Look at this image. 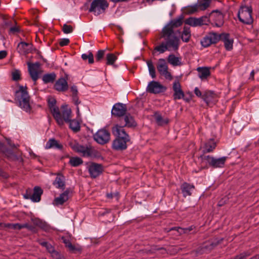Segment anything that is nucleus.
Returning <instances> with one entry per match:
<instances>
[{
    "label": "nucleus",
    "instance_id": "obj_1",
    "mask_svg": "<svg viewBox=\"0 0 259 259\" xmlns=\"http://www.w3.org/2000/svg\"><path fill=\"white\" fill-rule=\"evenodd\" d=\"M183 15H180L177 18L171 20L162 29L161 37L164 41L160 45L156 46L154 50L160 53H163L166 51H177L180 46V39L176 36L174 29L182 25L183 24Z\"/></svg>",
    "mask_w": 259,
    "mask_h": 259
},
{
    "label": "nucleus",
    "instance_id": "obj_2",
    "mask_svg": "<svg viewBox=\"0 0 259 259\" xmlns=\"http://www.w3.org/2000/svg\"><path fill=\"white\" fill-rule=\"evenodd\" d=\"M112 133L116 136V138L113 140L112 144V148L115 150H124L127 148V143L130 141L129 135L122 128V126H119L116 124L114 126L112 129Z\"/></svg>",
    "mask_w": 259,
    "mask_h": 259
},
{
    "label": "nucleus",
    "instance_id": "obj_3",
    "mask_svg": "<svg viewBox=\"0 0 259 259\" xmlns=\"http://www.w3.org/2000/svg\"><path fill=\"white\" fill-rule=\"evenodd\" d=\"M15 99L22 109L27 112L30 111V97L26 88L23 86L20 87L19 90L15 93Z\"/></svg>",
    "mask_w": 259,
    "mask_h": 259
},
{
    "label": "nucleus",
    "instance_id": "obj_4",
    "mask_svg": "<svg viewBox=\"0 0 259 259\" xmlns=\"http://www.w3.org/2000/svg\"><path fill=\"white\" fill-rule=\"evenodd\" d=\"M252 9L251 7L242 6L237 14L240 22L244 24L251 25L253 23V19L252 17Z\"/></svg>",
    "mask_w": 259,
    "mask_h": 259
},
{
    "label": "nucleus",
    "instance_id": "obj_5",
    "mask_svg": "<svg viewBox=\"0 0 259 259\" xmlns=\"http://www.w3.org/2000/svg\"><path fill=\"white\" fill-rule=\"evenodd\" d=\"M72 149L83 157H95L98 156V151L90 145H82L76 143L72 146Z\"/></svg>",
    "mask_w": 259,
    "mask_h": 259
},
{
    "label": "nucleus",
    "instance_id": "obj_6",
    "mask_svg": "<svg viewBox=\"0 0 259 259\" xmlns=\"http://www.w3.org/2000/svg\"><path fill=\"white\" fill-rule=\"evenodd\" d=\"M200 158L202 163L205 162L210 166L215 168L223 167L225 165L227 157L223 156L217 158L209 155L202 154L200 156Z\"/></svg>",
    "mask_w": 259,
    "mask_h": 259
},
{
    "label": "nucleus",
    "instance_id": "obj_7",
    "mask_svg": "<svg viewBox=\"0 0 259 259\" xmlns=\"http://www.w3.org/2000/svg\"><path fill=\"white\" fill-rule=\"evenodd\" d=\"M109 4L106 0H93L91 4L89 12L95 16L104 13L108 7Z\"/></svg>",
    "mask_w": 259,
    "mask_h": 259
},
{
    "label": "nucleus",
    "instance_id": "obj_8",
    "mask_svg": "<svg viewBox=\"0 0 259 259\" xmlns=\"http://www.w3.org/2000/svg\"><path fill=\"white\" fill-rule=\"evenodd\" d=\"M48 106L50 111L56 120L57 123L60 126L63 125V120L62 119L61 114L59 111V108L56 106V100L54 98H49L48 99Z\"/></svg>",
    "mask_w": 259,
    "mask_h": 259
},
{
    "label": "nucleus",
    "instance_id": "obj_9",
    "mask_svg": "<svg viewBox=\"0 0 259 259\" xmlns=\"http://www.w3.org/2000/svg\"><path fill=\"white\" fill-rule=\"evenodd\" d=\"M94 140L99 144L104 145L108 143L110 139V133L105 129H101L94 135Z\"/></svg>",
    "mask_w": 259,
    "mask_h": 259
},
{
    "label": "nucleus",
    "instance_id": "obj_10",
    "mask_svg": "<svg viewBox=\"0 0 259 259\" xmlns=\"http://www.w3.org/2000/svg\"><path fill=\"white\" fill-rule=\"evenodd\" d=\"M87 168L90 177L93 179L99 176L104 171V167L102 164L93 162L88 165Z\"/></svg>",
    "mask_w": 259,
    "mask_h": 259
},
{
    "label": "nucleus",
    "instance_id": "obj_11",
    "mask_svg": "<svg viewBox=\"0 0 259 259\" xmlns=\"http://www.w3.org/2000/svg\"><path fill=\"white\" fill-rule=\"evenodd\" d=\"M146 90L150 93L156 94L165 92L166 88L159 82L153 80L149 83Z\"/></svg>",
    "mask_w": 259,
    "mask_h": 259
},
{
    "label": "nucleus",
    "instance_id": "obj_12",
    "mask_svg": "<svg viewBox=\"0 0 259 259\" xmlns=\"http://www.w3.org/2000/svg\"><path fill=\"white\" fill-rule=\"evenodd\" d=\"M43 193L42 190L40 187L36 186L34 188V192L31 195L30 191L27 190L26 193L24 194V198L27 199H31L34 202H39L40 200L41 195Z\"/></svg>",
    "mask_w": 259,
    "mask_h": 259
},
{
    "label": "nucleus",
    "instance_id": "obj_13",
    "mask_svg": "<svg viewBox=\"0 0 259 259\" xmlns=\"http://www.w3.org/2000/svg\"><path fill=\"white\" fill-rule=\"evenodd\" d=\"M127 107L124 104L117 103L115 104L112 109V115L120 118L123 117L126 113Z\"/></svg>",
    "mask_w": 259,
    "mask_h": 259
},
{
    "label": "nucleus",
    "instance_id": "obj_14",
    "mask_svg": "<svg viewBox=\"0 0 259 259\" xmlns=\"http://www.w3.org/2000/svg\"><path fill=\"white\" fill-rule=\"evenodd\" d=\"M220 39V36L215 33H210L204 37L201 40V44L203 47L207 48L211 44L217 43Z\"/></svg>",
    "mask_w": 259,
    "mask_h": 259
},
{
    "label": "nucleus",
    "instance_id": "obj_15",
    "mask_svg": "<svg viewBox=\"0 0 259 259\" xmlns=\"http://www.w3.org/2000/svg\"><path fill=\"white\" fill-rule=\"evenodd\" d=\"M157 68L159 73L163 75L166 79L168 80L172 79V76L168 71V67L166 61L164 59H159L157 65Z\"/></svg>",
    "mask_w": 259,
    "mask_h": 259
},
{
    "label": "nucleus",
    "instance_id": "obj_16",
    "mask_svg": "<svg viewBox=\"0 0 259 259\" xmlns=\"http://www.w3.org/2000/svg\"><path fill=\"white\" fill-rule=\"evenodd\" d=\"M120 125L122 128L126 126L128 127H135L137 126V123L134 117L130 114H126L123 117L119 118Z\"/></svg>",
    "mask_w": 259,
    "mask_h": 259
},
{
    "label": "nucleus",
    "instance_id": "obj_17",
    "mask_svg": "<svg viewBox=\"0 0 259 259\" xmlns=\"http://www.w3.org/2000/svg\"><path fill=\"white\" fill-rule=\"evenodd\" d=\"M172 90L174 91V100H177L184 99L185 94L182 89L181 85L179 80H176L173 82Z\"/></svg>",
    "mask_w": 259,
    "mask_h": 259
},
{
    "label": "nucleus",
    "instance_id": "obj_18",
    "mask_svg": "<svg viewBox=\"0 0 259 259\" xmlns=\"http://www.w3.org/2000/svg\"><path fill=\"white\" fill-rule=\"evenodd\" d=\"M54 88L55 90L64 92L68 89V84L66 79L63 77L59 78L55 82Z\"/></svg>",
    "mask_w": 259,
    "mask_h": 259
},
{
    "label": "nucleus",
    "instance_id": "obj_19",
    "mask_svg": "<svg viewBox=\"0 0 259 259\" xmlns=\"http://www.w3.org/2000/svg\"><path fill=\"white\" fill-rule=\"evenodd\" d=\"M32 45L30 43L21 41L17 46V50L19 54L26 55L32 51Z\"/></svg>",
    "mask_w": 259,
    "mask_h": 259
},
{
    "label": "nucleus",
    "instance_id": "obj_20",
    "mask_svg": "<svg viewBox=\"0 0 259 259\" xmlns=\"http://www.w3.org/2000/svg\"><path fill=\"white\" fill-rule=\"evenodd\" d=\"M28 65L30 76L34 81H36L38 78V73L37 70L39 67V63L38 62L32 64L29 63Z\"/></svg>",
    "mask_w": 259,
    "mask_h": 259
},
{
    "label": "nucleus",
    "instance_id": "obj_21",
    "mask_svg": "<svg viewBox=\"0 0 259 259\" xmlns=\"http://www.w3.org/2000/svg\"><path fill=\"white\" fill-rule=\"evenodd\" d=\"M70 190L66 189L63 193L61 194L60 196L56 197L54 199V204L56 205H62L64 203L66 202L69 199V194Z\"/></svg>",
    "mask_w": 259,
    "mask_h": 259
},
{
    "label": "nucleus",
    "instance_id": "obj_22",
    "mask_svg": "<svg viewBox=\"0 0 259 259\" xmlns=\"http://www.w3.org/2000/svg\"><path fill=\"white\" fill-rule=\"evenodd\" d=\"M65 177L61 174H58L53 184L58 189L62 190L65 188Z\"/></svg>",
    "mask_w": 259,
    "mask_h": 259
},
{
    "label": "nucleus",
    "instance_id": "obj_23",
    "mask_svg": "<svg viewBox=\"0 0 259 259\" xmlns=\"http://www.w3.org/2000/svg\"><path fill=\"white\" fill-rule=\"evenodd\" d=\"M194 188L193 185H191L186 182L183 183L181 186L183 196L184 197H186L187 196L191 195L192 191L194 190Z\"/></svg>",
    "mask_w": 259,
    "mask_h": 259
},
{
    "label": "nucleus",
    "instance_id": "obj_24",
    "mask_svg": "<svg viewBox=\"0 0 259 259\" xmlns=\"http://www.w3.org/2000/svg\"><path fill=\"white\" fill-rule=\"evenodd\" d=\"M198 76L201 79H205L210 75L209 68L207 67H199L197 68Z\"/></svg>",
    "mask_w": 259,
    "mask_h": 259
},
{
    "label": "nucleus",
    "instance_id": "obj_25",
    "mask_svg": "<svg viewBox=\"0 0 259 259\" xmlns=\"http://www.w3.org/2000/svg\"><path fill=\"white\" fill-rule=\"evenodd\" d=\"M63 242L65 244V246L68 248L69 250L72 252H75L76 251H80L81 249L80 247H77L72 245L69 239L63 237L62 238Z\"/></svg>",
    "mask_w": 259,
    "mask_h": 259
},
{
    "label": "nucleus",
    "instance_id": "obj_26",
    "mask_svg": "<svg viewBox=\"0 0 259 259\" xmlns=\"http://www.w3.org/2000/svg\"><path fill=\"white\" fill-rule=\"evenodd\" d=\"M216 147V143L213 139H210L207 142L203 150V153L204 155L206 153H209L212 152Z\"/></svg>",
    "mask_w": 259,
    "mask_h": 259
},
{
    "label": "nucleus",
    "instance_id": "obj_27",
    "mask_svg": "<svg viewBox=\"0 0 259 259\" xmlns=\"http://www.w3.org/2000/svg\"><path fill=\"white\" fill-rule=\"evenodd\" d=\"M215 97V94L211 91H207L205 92L202 96V99L208 105L212 101L213 99Z\"/></svg>",
    "mask_w": 259,
    "mask_h": 259
},
{
    "label": "nucleus",
    "instance_id": "obj_28",
    "mask_svg": "<svg viewBox=\"0 0 259 259\" xmlns=\"http://www.w3.org/2000/svg\"><path fill=\"white\" fill-rule=\"evenodd\" d=\"M46 149L56 148L57 149H62L63 146L55 139H50L46 143Z\"/></svg>",
    "mask_w": 259,
    "mask_h": 259
},
{
    "label": "nucleus",
    "instance_id": "obj_29",
    "mask_svg": "<svg viewBox=\"0 0 259 259\" xmlns=\"http://www.w3.org/2000/svg\"><path fill=\"white\" fill-rule=\"evenodd\" d=\"M0 150L9 159H12L15 158L16 155L13 151L10 149L6 148L4 147V144L0 142Z\"/></svg>",
    "mask_w": 259,
    "mask_h": 259
},
{
    "label": "nucleus",
    "instance_id": "obj_30",
    "mask_svg": "<svg viewBox=\"0 0 259 259\" xmlns=\"http://www.w3.org/2000/svg\"><path fill=\"white\" fill-rule=\"evenodd\" d=\"M224 46L227 51H230L233 48V40L230 39L229 34H225L223 37Z\"/></svg>",
    "mask_w": 259,
    "mask_h": 259
},
{
    "label": "nucleus",
    "instance_id": "obj_31",
    "mask_svg": "<svg viewBox=\"0 0 259 259\" xmlns=\"http://www.w3.org/2000/svg\"><path fill=\"white\" fill-rule=\"evenodd\" d=\"M69 123V128L71 129L74 132H78L80 130V126L79 122L76 119L69 120V121L67 122Z\"/></svg>",
    "mask_w": 259,
    "mask_h": 259
},
{
    "label": "nucleus",
    "instance_id": "obj_32",
    "mask_svg": "<svg viewBox=\"0 0 259 259\" xmlns=\"http://www.w3.org/2000/svg\"><path fill=\"white\" fill-rule=\"evenodd\" d=\"M154 117L157 123L159 125H163L168 123V118H163L161 115L158 112H155L154 114Z\"/></svg>",
    "mask_w": 259,
    "mask_h": 259
},
{
    "label": "nucleus",
    "instance_id": "obj_33",
    "mask_svg": "<svg viewBox=\"0 0 259 259\" xmlns=\"http://www.w3.org/2000/svg\"><path fill=\"white\" fill-rule=\"evenodd\" d=\"M62 119L63 120V124L64 121L67 122L69 121L71 118V111L69 108H64L62 112H61Z\"/></svg>",
    "mask_w": 259,
    "mask_h": 259
},
{
    "label": "nucleus",
    "instance_id": "obj_34",
    "mask_svg": "<svg viewBox=\"0 0 259 259\" xmlns=\"http://www.w3.org/2000/svg\"><path fill=\"white\" fill-rule=\"evenodd\" d=\"M190 37L191 31L190 28L184 26L181 35V39L184 42H187L189 41Z\"/></svg>",
    "mask_w": 259,
    "mask_h": 259
},
{
    "label": "nucleus",
    "instance_id": "obj_35",
    "mask_svg": "<svg viewBox=\"0 0 259 259\" xmlns=\"http://www.w3.org/2000/svg\"><path fill=\"white\" fill-rule=\"evenodd\" d=\"M46 248L48 250V251L51 254L52 256L56 259H60V254L56 251L54 248V247L51 244L49 243V244L46 246Z\"/></svg>",
    "mask_w": 259,
    "mask_h": 259
},
{
    "label": "nucleus",
    "instance_id": "obj_36",
    "mask_svg": "<svg viewBox=\"0 0 259 259\" xmlns=\"http://www.w3.org/2000/svg\"><path fill=\"white\" fill-rule=\"evenodd\" d=\"M56 78L55 73L45 74L42 76V80L45 83L53 82Z\"/></svg>",
    "mask_w": 259,
    "mask_h": 259
},
{
    "label": "nucleus",
    "instance_id": "obj_37",
    "mask_svg": "<svg viewBox=\"0 0 259 259\" xmlns=\"http://www.w3.org/2000/svg\"><path fill=\"white\" fill-rule=\"evenodd\" d=\"M198 18L189 17L185 21L186 24H188L192 27L200 26Z\"/></svg>",
    "mask_w": 259,
    "mask_h": 259
},
{
    "label": "nucleus",
    "instance_id": "obj_38",
    "mask_svg": "<svg viewBox=\"0 0 259 259\" xmlns=\"http://www.w3.org/2000/svg\"><path fill=\"white\" fill-rule=\"evenodd\" d=\"M117 59V57L113 54L108 53L106 55V64L108 65H113L115 67H116L117 66L114 65V63Z\"/></svg>",
    "mask_w": 259,
    "mask_h": 259
},
{
    "label": "nucleus",
    "instance_id": "obj_39",
    "mask_svg": "<svg viewBox=\"0 0 259 259\" xmlns=\"http://www.w3.org/2000/svg\"><path fill=\"white\" fill-rule=\"evenodd\" d=\"M69 163L72 166L76 167L82 164L83 161L79 157H73L70 159Z\"/></svg>",
    "mask_w": 259,
    "mask_h": 259
},
{
    "label": "nucleus",
    "instance_id": "obj_40",
    "mask_svg": "<svg viewBox=\"0 0 259 259\" xmlns=\"http://www.w3.org/2000/svg\"><path fill=\"white\" fill-rule=\"evenodd\" d=\"M199 10V6L197 4L188 6L185 8V12L188 14H192L197 12Z\"/></svg>",
    "mask_w": 259,
    "mask_h": 259
},
{
    "label": "nucleus",
    "instance_id": "obj_41",
    "mask_svg": "<svg viewBox=\"0 0 259 259\" xmlns=\"http://www.w3.org/2000/svg\"><path fill=\"white\" fill-rule=\"evenodd\" d=\"M147 64L148 66L149 74L152 77V78H155V69L153 64L152 61L151 60H148L147 61Z\"/></svg>",
    "mask_w": 259,
    "mask_h": 259
},
{
    "label": "nucleus",
    "instance_id": "obj_42",
    "mask_svg": "<svg viewBox=\"0 0 259 259\" xmlns=\"http://www.w3.org/2000/svg\"><path fill=\"white\" fill-rule=\"evenodd\" d=\"M167 60L170 64L174 66H177L180 64L179 58L176 57L174 55H169L168 57Z\"/></svg>",
    "mask_w": 259,
    "mask_h": 259
},
{
    "label": "nucleus",
    "instance_id": "obj_43",
    "mask_svg": "<svg viewBox=\"0 0 259 259\" xmlns=\"http://www.w3.org/2000/svg\"><path fill=\"white\" fill-rule=\"evenodd\" d=\"M81 58L83 60H88V62L89 64H92L94 63V56L92 53L89 52V53L87 54H83L81 55Z\"/></svg>",
    "mask_w": 259,
    "mask_h": 259
},
{
    "label": "nucleus",
    "instance_id": "obj_44",
    "mask_svg": "<svg viewBox=\"0 0 259 259\" xmlns=\"http://www.w3.org/2000/svg\"><path fill=\"white\" fill-rule=\"evenodd\" d=\"M204 1V2L203 3H200L199 4H197L198 6H199V9L202 11H204L206 10L207 8H208L211 3L210 0H207Z\"/></svg>",
    "mask_w": 259,
    "mask_h": 259
},
{
    "label": "nucleus",
    "instance_id": "obj_45",
    "mask_svg": "<svg viewBox=\"0 0 259 259\" xmlns=\"http://www.w3.org/2000/svg\"><path fill=\"white\" fill-rule=\"evenodd\" d=\"M193 228H192V226H191L190 227H188V228H180V227H179V228H172L171 229H170V230H177L179 233L180 234H182L183 233H187L188 232H190L191 231V230H192Z\"/></svg>",
    "mask_w": 259,
    "mask_h": 259
},
{
    "label": "nucleus",
    "instance_id": "obj_46",
    "mask_svg": "<svg viewBox=\"0 0 259 259\" xmlns=\"http://www.w3.org/2000/svg\"><path fill=\"white\" fill-rule=\"evenodd\" d=\"M62 30L65 34H68L72 32L73 28L71 25L64 24L62 26Z\"/></svg>",
    "mask_w": 259,
    "mask_h": 259
},
{
    "label": "nucleus",
    "instance_id": "obj_47",
    "mask_svg": "<svg viewBox=\"0 0 259 259\" xmlns=\"http://www.w3.org/2000/svg\"><path fill=\"white\" fill-rule=\"evenodd\" d=\"M20 31V28L19 27L17 26L16 24L10 27L9 31V34H15L17 33H18Z\"/></svg>",
    "mask_w": 259,
    "mask_h": 259
},
{
    "label": "nucleus",
    "instance_id": "obj_48",
    "mask_svg": "<svg viewBox=\"0 0 259 259\" xmlns=\"http://www.w3.org/2000/svg\"><path fill=\"white\" fill-rule=\"evenodd\" d=\"M250 255L251 253L249 251H244L235 256L233 259H246V258Z\"/></svg>",
    "mask_w": 259,
    "mask_h": 259
},
{
    "label": "nucleus",
    "instance_id": "obj_49",
    "mask_svg": "<svg viewBox=\"0 0 259 259\" xmlns=\"http://www.w3.org/2000/svg\"><path fill=\"white\" fill-rule=\"evenodd\" d=\"M200 26H202L203 25H207L209 23V19L208 17L206 16H202L200 18H198Z\"/></svg>",
    "mask_w": 259,
    "mask_h": 259
},
{
    "label": "nucleus",
    "instance_id": "obj_50",
    "mask_svg": "<svg viewBox=\"0 0 259 259\" xmlns=\"http://www.w3.org/2000/svg\"><path fill=\"white\" fill-rule=\"evenodd\" d=\"M5 227H7V228H11V229H17V230H21V228H20V227H21V224H19V223H16V224H7L5 225Z\"/></svg>",
    "mask_w": 259,
    "mask_h": 259
},
{
    "label": "nucleus",
    "instance_id": "obj_51",
    "mask_svg": "<svg viewBox=\"0 0 259 259\" xmlns=\"http://www.w3.org/2000/svg\"><path fill=\"white\" fill-rule=\"evenodd\" d=\"M12 79L13 80L18 81L20 79V72L19 70H15L12 73Z\"/></svg>",
    "mask_w": 259,
    "mask_h": 259
},
{
    "label": "nucleus",
    "instance_id": "obj_52",
    "mask_svg": "<svg viewBox=\"0 0 259 259\" xmlns=\"http://www.w3.org/2000/svg\"><path fill=\"white\" fill-rule=\"evenodd\" d=\"M105 54L104 50H99L97 52L96 56V59L97 61H100L103 57Z\"/></svg>",
    "mask_w": 259,
    "mask_h": 259
},
{
    "label": "nucleus",
    "instance_id": "obj_53",
    "mask_svg": "<svg viewBox=\"0 0 259 259\" xmlns=\"http://www.w3.org/2000/svg\"><path fill=\"white\" fill-rule=\"evenodd\" d=\"M69 43V39L68 38H62L60 40L59 45L61 47L67 46Z\"/></svg>",
    "mask_w": 259,
    "mask_h": 259
},
{
    "label": "nucleus",
    "instance_id": "obj_54",
    "mask_svg": "<svg viewBox=\"0 0 259 259\" xmlns=\"http://www.w3.org/2000/svg\"><path fill=\"white\" fill-rule=\"evenodd\" d=\"M20 228H21V229H22L23 228H27L29 230H30V231H32L34 229V227L32 225H29L27 223L21 224Z\"/></svg>",
    "mask_w": 259,
    "mask_h": 259
},
{
    "label": "nucleus",
    "instance_id": "obj_55",
    "mask_svg": "<svg viewBox=\"0 0 259 259\" xmlns=\"http://www.w3.org/2000/svg\"><path fill=\"white\" fill-rule=\"evenodd\" d=\"M31 221H32L33 224H35V225L40 226V227L41 226V225L42 224V221L40 220H39V219H37V218L32 219Z\"/></svg>",
    "mask_w": 259,
    "mask_h": 259
},
{
    "label": "nucleus",
    "instance_id": "obj_56",
    "mask_svg": "<svg viewBox=\"0 0 259 259\" xmlns=\"http://www.w3.org/2000/svg\"><path fill=\"white\" fill-rule=\"evenodd\" d=\"M72 100L76 106H78L80 103V102L79 101L77 95H72Z\"/></svg>",
    "mask_w": 259,
    "mask_h": 259
},
{
    "label": "nucleus",
    "instance_id": "obj_57",
    "mask_svg": "<svg viewBox=\"0 0 259 259\" xmlns=\"http://www.w3.org/2000/svg\"><path fill=\"white\" fill-rule=\"evenodd\" d=\"M194 93L198 97L201 98L203 95H202L201 92L199 90V89L196 87L194 89Z\"/></svg>",
    "mask_w": 259,
    "mask_h": 259
},
{
    "label": "nucleus",
    "instance_id": "obj_58",
    "mask_svg": "<svg viewBox=\"0 0 259 259\" xmlns=\"http://www.w3.org/2000/svg\"><path fill=\"white\" fill-rule=\"evenodd\" d=\"M71 91L72 93V95H77V88L76 85H73L71 88Z\"/></svg>",
    "mask_w": 259,
    "mask_h": 259
},
{
    "label": "nucleus",
    "instance_id": "obj_59",
    "mask_svg": "<svg viewBox=\"0 0 259 259\" xmlns=\"http://www.w3.org/2000/svg\"><path fill=\"white\" fill-rule=\"evenodd\" d=\"M5 23L6 26L11 27L13 25V24H16V22L15 20H13V21L10 20V21H6Z\"/></svg>",
    "mask_w": 259,
    "mask_h": 259
},
{
    "label": "nucleus",
    "instance_id": "obj_60",
    "mask_svg": "<svg viewBox=\"0 0 259 259\" xmlns=\"http://www.w3.org/2000/svg\"><path fill=\"white\" fill-rule=\"evenodd\" d=\"M37 241L40 245L45 247H46V246L49 244V243L48 242L44 241L41 240H39Z\"/></svg>",
    "mask_w": 259,
    "mask_h": 259
},
{
    "label": "nucleus",
    "instance_id": "obj_61",
    "mask_svg": "<svg viewBox=\"0 0 259 259\" xmlns=\"http://www.w3.org/2000/svg\"><path fill=\"white\" fill-rule=\"evenodd\" d=\"M7 53L6 51H0V60L6 57Z\"/></svg>",
    "mask_w": 259,
    "mask_h": 259
},
{
    "label": "nucleus",
    "instance_id": "obj_62",
    "mask_svg": "<svg viewBox=\"0 0 259 259\" xmlns=\"http://www.w3.org/2000/svg\"><path fill=\"white\" fill-rule=\"evenodd\" d=\"M254 71L252 70L250 73V76H249V79L253 80L254 79Z\"/></svg>",
    "mask_w": 259,
    "mask_h": 259
},
{
    "label": "nucleus",
    "instance_id": "obj_63",
    "mask_svg": "<svg viewBox=\"0 0 259 259\" xmlns=\"http://www.w3.org/2000/svg\"><path fill=\"white\" fill-rule=\"evenodd\" d=\"M110 1L114 3H118V2H126L127 0H110Z\"/></svg>",
    "mask_w": 259,
    "mask_h": 259
},
{
    "label": "nucleus",
    "instance_id": "obj_64",
    "mask_svg": "<svg viewBox=\"0 0 259 259\" xmlns=\"http://www.w3.org/2000/svg\"><path fill=\"white\" fill-rule=\"evenodd\" d=\"M258 33V31L257 30H255L253 31V33L255 35V37L257 36Z\"/></svg>",
    "mask_w": 259,
    "mask_h": 259
}]
</instances>
